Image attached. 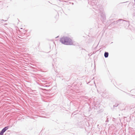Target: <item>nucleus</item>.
Here are the masks:
<instances>
[{
    "label": "nucleus",
    "instance_id": "f257e3e1",
    "mask_svg": "<svg viewBox=\"0 0 135 135\" xmlns=\"http://www.w3.org/2000/svg\"><path fill=\"white\" fill-rule=\"evenodd\" d=\"M61 42L63 44L67 45H72L73 42L71 39L67 37H63L60 40Z\"/></svg>",
    "mask_w": 135,
    "mask_h": 135
},
{
    "label": "nucleus",
    "instance_id": "f03ea898",
    "mask_svg": "<svg viewBox=\"0 0 135 135\" xmlns=\"http://www.w3.org/2000/svg\"><path fill=\"white\" fill-rule=\"evenodd\" d=\"M8 129V127H5L1 131V132L3 133H4L5 132V131L7 130Z\"/></svg>",
    "mask_w": 135,
    "mask_h": 135
},
{
    "label": "nucleus",
    "instance_id": "7ed1b4c3",
    "mask_svg": "<svg viewBox=\"0 0 135 135\" xmlns=\"http://www.w3.org/2000/svg\"><path fill=\"white\" fill-rule=\"evenodd\" d=\"M108 56V53L107 52H105L104 54V56L105 57H107Z\"/></svg>",
    "mask_w": 135,
    "mask_h": 135
},
{
    "label": "nucleus",
    "instance_id": "20e7f679",
    "mask_svg": "<svg viewBox=\"0 0 135 135\" xmlns=\"http://www.w3.org/2000/svg\"><path fill=\"white\" fill-rule=\"evenodd\" d=\"M3 133L1 132L0 133V135H3Z\"/></svg>",
    "mask_w": 135,
    "mask_h": 135
},
{
    "label": "nucleus",
    "instance_id": "39448f33",
    "mask_svg": "<svg viewBox=\"0 0 135 135\" xmlns=\"http://www.w3.org/2000/svg\"><path fill=\"white\" fill-rule=\"evenodd\" d=\"M127 22H129V21H127Z\"/></svg>",
    "mask_w": 135,
    "mask_h": 135
},
{
    "label": "nucleus",
    "instance_id": "423d86ee",
    "mask_svg": "<svg viewBox=\"0 0 135 135\" xmlns=\"http://www.w3.org/2000/svg\"><path fill=\"white\" fill-rule=\"evenodd\" d=\"M134 1H135V0H134Z\"/></svg>",
    "mask_w": 135,
    "mask_h": 135
}]
</instances>
